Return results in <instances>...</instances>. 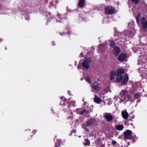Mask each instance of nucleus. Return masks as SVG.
I'll return each mask as SVG.
<instances>
[{
    "label": "nucleus",
    "mask_w": 147,
    "mask_h": 147,
    "mask_svg": "<svg viewBox=\"0 0 147 147\" xmlns=\"http://www.w3.org/2000/svg\"><path fill=\"white\" fill-rule=\"evenodd\" d=\"M93 120L92 119L88 120L86 121L87 124L86 126H91L93 123Z\"/></svg>",
    "instance_id": "17"
},
{
    "label": "nucleus",
    "mask_w": 147,
    "mask_h": 147,
    "mask_svg": "<svg viewBox=\"0 0 147 147\" xmlns=\"http://www.w3.org/2000/svg\"><path fill=\"white\" fill-rule=\"evenodd\" d=\"M123 117L125 119H127L129 117V114L126 111H123L121 112Z\"/></svg>",
    "instance_id": "12"
},
{
    "label": "nucleus",
    "mask_w": 147,
    "mask_h": 147,
    "mask_svg": "<svg viewBox=\"0 0 147 147\" xmlns=\"http://www.w3.org/2000/svg\"><path fill=\"white\" fill-rule=\"evenodd\" d=\"M115 11V9L111 6H108L105 9V13L107 14H113Z\"/></svg>",
    "instance_id": "6"
},
{
    "label": "nucleus",
    "mask_w": 147,
    "mask_h": 147,
    "mask_svg": "<svg viewBox=\"0 0 147 147\" xmlns=\"http://www.w3.org/2000/svg\"><path fill=\"white\" fill-rule=\"evenodd\" d=\"M117 77L116 79V81L117 82H120L121 80V84H124L128 81L129 78L128 76L125 74V76L123 77L122 76H116Z\"/></svg>",
    "instance_id": "1"
},
{
    "label": "nucleus",
    "mask_w": 147,
    "mask_h": 147,
    "mask_svg": "<svg viewBox=\"0 0 147 147\" xmlns=\"http://www.w3.org/2000/svg\"><path fill=\"white\" fill-rule=\"evenodd\" d=\"M94 101L97 103H99L101 102V99L98 97L97 95H95Z\"/></svg>",
    "instance_id": "13"
},
{
    "label": "nucleus",
    "mask_w": 147,
    "mask_h": 147,
    "mask_svg": "<svg viewBox=\"0 0 147 147\" xmlns=\"http://www.w3.org/2000/svg\"><path fill=\"white\" fill-rule=\"evenodd\" d=\"M127 91L126 90H122L118 95L119 97L121 98V101H124L127 95Z\"/></svg>",
    "instance_id": "3"
},
{
    "label": "nucleus",
    "mask_w": 147,
    "mask_h": 147,
    "mask_svg": "<svg viewBox=\"0 0 147 147\" xmlns=\"http://www.w3.org/2000/svg\"><path fill=\"white\" fill-rule=\"evenodd\" d=\"M127 57V55L126 54L121 53L118 59L121 62H123L125 61Z\"/></svg>",
    "instance_id": "8"
},
{
    "label": "nucleus",
    "mask_w": 147,
    "mask_h": 147,
    "mask_svg": "<svg viewBox=\"0 0 147 147\" xmlns=\"http://www.w3.org/2000/svg\"><path fill=\"white\" fill-rule=\"evenodd\" d=\"M60 105H62V103H61H61H60Z\"/></svg>",
    "instance_id": "36"
},
{
    "label": "nucleus",
    "mask_w": 147,
    "mask_h": 147,
    "mask_svg": "<svg viewBox=\"0 0 147 147\" xmlns=\"http://www.w3.org/2000/svg\"><path fill=\"white\" fill-rule=\"evenodd\" d=\"M110 75L111 77V80H113L114 79L115 76V72L114 71L111 72L110 73Z\"/></svg>",
    "instance_id": "18"
},
{
    "label": "nucleus",
    "mask_w": 147,
    "mask_h": 147,
    "mask_svg": "<svg viewBox=\"0 0 147 147\" xmlns=\"http://www.w3.org/2000/svg\"><path fill=\"white\" fill-rule=\"evenodd\" d=\"M112 144L114 145H115L116 144V142L115 141H113L112 142Z\"/></svg>",
    "instance_id": "29"
},
{
    "label": "nucleus",
    "mask_w": 147,
    "mask_h": 147,
    "mask_svg": "<svg viewBox=\"0 0 147 147\" xmlns=\"http://www.w3.org/2000/svg\"><path fill=\"white\" fill-rule=\"evenodd\" d=\"M73 132H74V133H75V132H76V130H74L73 131Z\"/></svg>",
    "instance_id": "34"
},
{
    "label": "nucleus",
    "mask_w": 147,
    "mask_h": 147,
    "mask_svg": "<svg viewBox=\"0 0 147 147\" xmlns=\"http://www.w3.org/2000/svg\"><path fill=\"white\" fill-rule=\"evenodd\" d=\"M85 142L84 143V144L85 146L88 145L89 146L90 144V142L89 140L88 139L85 140Z\"/></svg>",
    "instance_id": "20"
},
{
    "label": "nucleus",
    "mask_w": 147,
    "mask_h": 147,
    "mask_svg": "<svg viewBox=\"0 0 147 147\" xmlns=\"http://www.w3.org/2000/svg\"><path fill=\"white\" fill-rule=\"evenodd\" d=\"M70 92H69V91L68 92V94H69V95H71L70 94Z\"/></svg>",
    "instance_id": "33"
},
{
    "label": "nucleus",
    "mask_w": 147,
    "mask_h": 147,
    "mask_svg": "<svg viewBox=\"0 0 147 147\" xmlns=\"http://www.w3.org/2000/svg\"><path fill=\"white\" fill-rule=\"evenodd\" d=\"M105 117L108 121H110L113 119V117L109 113H106L105 115Z\"/></svg>",
    "instance_id": "9"
},
{
    "label": "nucleus",
    "mask_w": 147,
    "mask_h": 147,
    "mask_svg": "<svg viewBox=\"0 0 147 147\" xmlns=\"http://www.w3.org/2000/svg\"><path fill=\"white\" fill-rule=\"evenodd\" d=\"M80 55H81V56H82V53H81L80 54Z\"/></svg>",
    "instance_id": "37"
},
{
    "label": "nucleus",
    "mask_w": 147,
    "mask_h": 147,
    "mask_svg": "<svg viewBox=\"0 0 147 147\" xmlns=\"http://www.w3.org/2000/svg\"><path fill=\"white\" fill-rule=\"evenodd\" d=\"M63 104L64 105H65L66 104H65V103H63Z\"/></svg>",
    "instance_id": "39"
},
{
    "label": "nucleus",
    "mask_w": 147,
    "mask_h": 147,
    "mask_svg": "<svg viewBox=\"0 0 147 147\" xmlns=\"http://www.w3.org/2000/svg\"><path fill=\"white\" fill-rule=\"evenodd\" d=\"M137 102H140V100H138L137 101Z\"/></svg>",
    "instance_id": "32"
},
{
    "label": "nucleus",
    "mask_w": 147,
    "mask_h": 147,
    "mask_svg": "<svg viewBox=\"0 0 147 147\" xmlns=\"http://www.w3.org/2000/svg\"><path fill=\"white\" fill-rule=\"evenodd\" d=\"M137 105H138L137 104H136V107Z\"/></svg>",
    "instance_id": "38"
},
{
    "label": "nucleus",
    "mask_w": 147,
    "mask_h": 147,
    "mask_svg": "<svg viewBox=\"0 0 147 147\" xmlns=\"http://www.w3.org/2000/svg\"><path fill=\"white\" fill-rule=\"evenodd\" d=\"M76 102L75 101H73L71 102V104L73 105V106L75 107L76 106Z\"/></svg>",
    "instance_id": "28"
},
{
    "label": "nucleus",
    "mask_w": 147,
    "mask_h": 147,
    "mask_svg": "<svg viewBox=\"0 0 147 147\" xmlns=\"http://www.w3.org/2000/svg\"><path fill=\"white\" fill-rule=\"evenodd\" d=\"M60 99L62 100L64 102H65L66 100V99L63 96L61 97Z\"/></svg>",
    "instance_id": "27"
},
{
    "label": "nucleus",
    "mask_w": 147,
    "mask_h": 147,
    "mask_svg": "<svg viewBox=\"0 0 147 147\" xmlns=\"http://www.w3.org/2000/svg\"><path fill=\"white\" fill-rule=\"evenodd\" d=\"M120 51V48L118 47H115L113 50V53L116 56H117L119 54Z\"/></svg>",
    "instance_id": "10"
},
{
    "label": "nucleus",
    "mask_w": 147,
    "mask_h": 147,
    "mask_svg": "<svg viewBox=\"0 0 147 147\" xmlns=\"http://www.w3.org/2000/svg\"><path fill=\"white\" fill-rule=\"evenodd\" d=\"M91 61V59L89 57L85 59L82 63V67L84 69H88L89 67V64Z\"/></svg>",
    "instance_id": "2"
},
{
    "label": "nucleus",
    "mask_w": 147,
    "mask_h": 147,
    "mask_svg": "<svg viewBox=\"0 0 147 147\" xmlns=\"http://www.w3.org/2000/svg\"><path fill=\"white\" fill-rule=\"evenodd\" d=\"M131 1L133 2L135 4H137L138 3L139 1V0H131Z\"/></svg>",
    "instance_id": "26"
},
{
    "label": "nucleus",
    "mask_w": 147,
    "mask_h": 147,
    "mask_svg": "<svg viewBox=\"0 0 147 147\" xmlns=\"http://www.w3.org/2000/svg\"><path fill=\"white\" fill-rule=\"evenodd\" d=\"M52 45L53 44V43L54 42H52Z\"/></svg>",
    "instance_id": "41"
},
{
    "label": "nucleus",
    "mask_w": 147,
    "mask_h": 147,
    "mask_svg": "<svg viewBox=\"0 0 147 147\" xmlns=\"http://www.w3.org/2000/svg\"><path fill=\"white\" fill-rule=\"evenodd\" d=\"M141 24L142 26L143 30L146 31L147 28V20L144 17L141 19Z\"/></svg>",
    "instance_id": "5"
},
{
    "label": "nucleus",
    "mask_w": 147,
    "mask_h": 147,
    "mask_svg": "<svg viewBox=\"0 0 147 147\" xmlns=\"http://www.w3.org/2000/svg\"><path fill=\"white\" fill-rule=\"evenodd\" d=\"M109 42H110V46L112 47H113L115 45V42L113 40H110Z\"/></svg>",
    "instance_id": "23"
},
{
    "label": "nucleus",
    "mask_w": 147,
    "mask_h": 147,
    "mask_svg": "<svg viewBox=\"0 0 147 147\" xmlns=\"http://www.w3.org/2000/svg\"><path fill=\"white\" fill-rule=\"evenodd\" d=\"M131 99V96L130 95L127 94L126 97V99L124 100V101H125L126 102H127L130 100Z\"/></svg>",
    "instance_id": "19"
},
{
    "label": "nucleus",
    "mask_w": 147,
    "mask_h": 147,
    "mask_svg": "<svg viewBox=\"0 0 147 147\" xmlns=\"http://www.w3.org/2000/svg\"><path fill=\"white\" fill-rule=\"evenodd\" d=\"M73 117V116H70L69 117H67L68 119H71Z\"/></svg>",
    "instance_id": "31"
},
{
    "label": "nucleus",
    "mask_w": 147,
    "mask_h": 147,
    "mask_svg": "<svg viewBox=\"0 0 147 147\" xmlns=\"http://www.w3.org/2000/svg\"><path fill=\"white\" fill-rule=\"evenodd\" d=\"M70 107V106H69L67 104L66 106H65V107L64 108V109L65 111H70V109H69Z\"/></svg>",
    "instance_id": "24"
},
{
    "label": "nucleus",
    "mask_w": 147,
    "mask_h": 147,
    "mask_svg": "<svg viewBox=\"0 0 147 147\" xmlns=\"http://www.w3.org/2000/svg\"><path fill=\"white\" fill-rule=\"evenodd\" d=\"M90 112L88 111H87L86 109H84L80 112V114L88 116L87 115Z\"/></svg>",
    "instance_id": "14"
},
{
    "label": "nucleus",
    "mask_w": 147,
    "mask_h": 147,
    "mask_svg": "<svg viewBox=\"0 0 147 147\" xmlns=\"http://www.w3.org/2000/svg\"><path fill=\"white\" fill-rule=\"evenodd\" d=\"M99 86V84L97 82H96L93 84L92 87L95 91H98L100 89Z\"/></svg>",
    "instance_id": "7"
},
{
    "label": "nucleus",
    "mask_w": 147,
    "mask_h": 147,
    "mask_svg": "<svg viewBox=\"0 0 147 147\" xmlns=\"http://www.w3.org/2000/svg\"><path fill=\"white\" fill-rule=\"evenodd\" d=\"M85 3L84 0H79L78 2V5L80 7H82Z\"/></svg>",
    "instance_id": "16"
},
{
    "label": "nucleus",
    "mask_w": 147,
    "mask_h": 147,
    "mask_svg": "<svg viewBox=\"0 0 147 147\" xmlns=\"http://www.w3.org/2000/svg\"><path fill=\"white\" fill-rule=\"evenodd\" d=\"M124 126L122 125H117L115 126V128L116 129L121 131L124 128Z\"/></svg>",
    "instance_id": "15"
},
{
    "label": "nucleus",
    "mask_w": 147,
    "mask_h": 147,
    "mask_svg": "<svg viewBox=\"0 0 147 147\" xmlns=\"http://www.w3.org/2000/svg\"><path fill=\"white\" fill-rule=\"evenodd\" d=\"M134 98L136 99H138L140 97V93L138 92L136 93L134 95Z\"/></svg>",
    "instance_id": "21"
},
{
    "label": "nucleus",
    "mask_w": 147,
    "mask_h": 147,
    "mask_svg": "<svg viewBox=\"0 0 147 147\" xmlns=\"http://www.w3.org/2000/svg\"><path fill=\"white\" fill-rule=\"evenodd\" d=\"M115 72V76H122V74L124 73V71L123 69H117Z\"/></svg>",
    "instance_id": "11"
},
{
    "label": "nucleus",
    "mask_w": 147,
    "mask_h": 147,
    "mask_svg": "<svg viewBox=\"0 0 147 147\" xmlns=\"http://www.w3.org/2000/svg\"><path fill=\"white\" fill-rule=\"evenodd\" d=\"M56 141L57 142V144H59L60 143V141L59 139H58L56 140Z\"/></svg>",
    "instance_id": "30"
},
{
    "label": "nucleus",
    "mask_w": 147,
    "mask_h": 147,
    "mask_svg": "<svg viewBox=\"0 0 147 147\" xmlns=\"http://www.w3.org/2000/svg\"><path fill=\"white\" fill-rule=\"evenodd\" d=\"M64 34V33H61V34H61V35H63V34Z\"/></svg>",
    "instance_id": "35"
},
{
    "label": "nucleus",
    "mask_w": 147,
    "mask_h": 147,
    "mask_svg": "<svg viewBox=\"0 0 147 147\" xmlns=\"http://www.w3.org/2000/svg\"><path fill=\"white\" fill-rule=\"evenodd\" d=\"M71 114H72V112H71Z\"/></svg>",
    "instance_id": "40"
},
{
    "label": "nucleus",
    "mask_w": 147,
    "mask_h": 147,
    "mask_svg": "<svg viewBox=\"0 0 147 147\" xmlns=\"http://www.w3.org/2000/svg\"><path fill=\"white\" fill-rule=\"evenodd\" d=\"M141 16V14L140 13H138V15L136 18V20L137 22L138 23H139L140 22L139 19Z\"/></svg>",
    "instance_id": "22"
},
{
    "label": "nucleus",
    "mask_w": 147,
    "mask_h": 147,
    "mask_svg": "<svg viewBox=\"0 0 147 147\" xmlns=\"http://www.w3.org/2000/svg\"><path fill=\"white\" fill-rule=\"evenodd\" d=\"M123 140H126V139L131 138V137L132 131L129 130H127L124 132Z\"/></svg>",
    "instance_id": "4"
},
{
    "label": "nucleus",
    "mask_w": 147,
    "mask_h": 147,
    "mask_svg": "<svg viewBox=\"0 0 147 147\" xmlns=\"http://www.w3.org/2000/svg\"><path fill=\"white\" fill-rule=\"evenodd\" d=\"M86 81L88 82L89 83H90L91 82L90 81V78L89 76L87 77L86 78H85Z\"/></svg>",
    "instance_id": "25"
}]
</instances>
